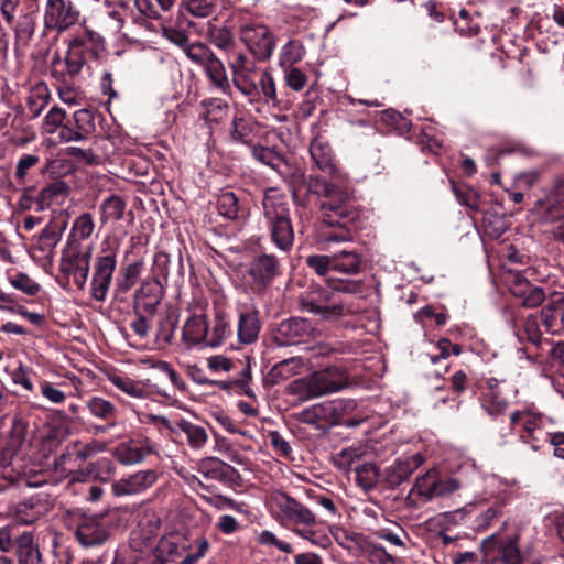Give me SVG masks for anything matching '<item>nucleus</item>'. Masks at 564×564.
Here are the masks:
<instances>
[{
	"label": "nucleus",
	"mask_w": 564,
	"mask_h": 564,
	"mask_svg": "<svg viewBox=\"0 0 564 564\" xmlns=\"http://www.w3.org/2000/svg\"><path fill=\"white\" fill-rule=\"evenodd\" d=\"M286 181L292 191L293 202L304 206L308 195L318 199L319 218L327 227H336L338 232L329 235L327 241H350L358 229L359 210L354 197L346 188L327 182L321 176L306 178L301 169L289 173Z\"/></svg>",
	"instance_id": "nucleus-1"
},
{
	"label": "nucleus",
	"mask_w": 564,
	"mask_h": 564,
	"mask_svg": "<svg viewBox=\"0 0 564 564\" xmlns=\"http://www.w3.org/2000/svg\"><path fill=\"white\" fill-rule=\"evenodd\" d=\"M101 48V37L91 31H86L82 36L69 42L64 59L53 62L51 75L65 85L70 84L89 59L98 57Z\"/></svg>",
	"instance_id": "nucleus-2"
},
{
	"label": "nucleus",
	"mask_w": 564,
	"mask_h": 564,
	"mask_svg": "<svg viewBox=\"0 0 564 564\" xmlns=\"http://www.w3.org/2000/svg\"><path fill=\"white\" fill-rule=\"evenodd\" d=\"M262 206L271 242L279 251L289 253L293 248L295 235L285 197L267 192Z\"/></svg>",
	"instance_id": "nucleus-3"
},
{
	"label": "nucleus",
	"mask_w": 564,
	"mask_h": 564,
	"mask_svg": "<svg viewBox=\"0 0 564 564\" xmlns=\"http://www.w3.org/2000/svg\"><path fill=\"white\" fill-rule=\"evenodd\" d=\"M209 547L204 535L191 539L183 532L172 531L160 538L154 550L164 564H197Z\"/></svg>",
	"instance_id": "nucleus-4"
},
{
	"label": "nucleus",
	"mask_w": 564,
	"mask_h": 564,
	"mask_svg": "<svg viewBox=\"0 0 564 564\" xmlns=\"http://www.w3.org/2000/svg\"><path fill=\"white\" fill-rule=\"evenodd\" d=\"M271 501L279 510L282 520L292 525V531L296 535L314 545L326 546L324 542H327L328 538L317 536L314 527L318 523V520L307 507L281 491L274 492Z\"/></svg>",
	"instance_id": "nucleus-5"
},
{
	"label": "nucleus",
	"mask_w": 564,
	"mask_h": 564,
	"mask_svg": "<svg viewBox=\"0 0 564 564\" xmlns=\"http://www.w3.org/2000/svg\"><path fill=\"white\" fill-rule=\"evenodd\" d=\"M236 88L249 100L257 101L263 97L267 104H279L276 88L271 74L267 70L259 72L257 67L232 75Z\"/></svg>",
	"instance_id": "nucleus-6"
},
{
	"label": "nucleus",
	"mask_w": 564,
	"mask_h": 564,
	"mask_svg": "<svg viewBox=\"0 0 564 564\" xmlns=\"http://www.w3.org/2000/svg\"><path fill=\"white\" fill-rule=\"evenodd\" d=\"M303 311L319 315L323 319H337L347 314L344 303L329 290L312 288L300 299Z\"/></svg>",
	"instance_id": "nucleus-7"
},
{
	"label": "nucleus",
	"mask_w": 564,
	"mask_h": 564,
	"mask_svg": "<svg viewBox=\"0 0 564 564\" xmlns=\"http://www.w3.org/2000/svg\"><path fill=\"white\" fill-rule=\"evenodd\" d=\"M319 336L314 323L304 317H290L281 321L272 332L278 346H294L307 344Z\"/></svg>",
	"instance_id": "nucleus-8"
},
{
	"label": "nucleus",
	"mask_w": 564,
	"mask_h": 564,
	"mask_svg": "<svg viewBox=\"0 0 564 564\" xmlns=\"http://www.w3.org/2000/svg\"><path fill=\"white\" fill-rule=\"evenodd\" d=\"M117 249H102L95 259L91 276V297L104 302L109 292L113 272L117 267Z\"/></svg>",
	"instance_id": "nucleus-9"
},
{
	"label": "nucleus",
	"mask_w": 564,
	"mask_h": 564,
	"mask_svg": "<svg viewBox=\"0 0 564 564\" xmlns=\"http://www.w3.org/2000/svg\"><path fill=\"white\" fill-rule=\"evenodd\" d=\"M250 288L254 293L262 294L281 274V261L273 253H261L253 258L248 268Z\"/></svg>",
	"instance_id": "nucleus-10"
},
{
	"label": "nucleus",
	"mask_w": 564,
	"mask_h": 564,
	"mask_svg": "<svg viewBox=\"0 0 564 564\" xmlns=\"http://www.w3.org/2000/svg\"><path fill=\"white\" fill-rule=\"evenodd\" d=\"M241 41L249 51L260 61L269 59L274 51L273 34L263 24L249 23L241 28Z\"/></svg>",
	"instance_id": "nucleus-11"
},
{
	"label": "nucleus",
	"mask_w": 564,
	"mask_h": 564,
	"mask_svg": "<svg viewBox=\"0 0 564 564\" xmlns=\"http://www.w3.org/2000/svg\"><path fill=\"white\" fill-rule=\"evenodd\" d=\"M78 15L72 1L47 0L44 10V25L47 29L64 31L77 22Z\"/></svg>",
	"instance_id": "nucleus-12"
},
{
	"label": "nucleus",
	"mask_w": 564,
	"mask_h": 564,
	"mask_svg": "<svg viewBox=\"0 0 564 564\" xmlns=\"http://www.w3.org/2000/svg\"><path fill=\"white\" fill-rule=\"evenodd\" d=\"M319 397L334 393L345 389L348 386L349 377L344 368L329 366L311 373Z\"/></svg>",
	"instance_id": "nucleus-13"
},
{
	"label": "nucleus",
	"mask_w": 564,
	"mask_h": 564,
	"mask_svg": "<svg viewBox=\"0 0 564 564\" xmlns=\"http://www.w3.org/2000/svg\"><path fill=\"white\" fill-rule=\"evenodd\" d=\"M102 520L99 516H84L78 520L75 535L80 545L91 547L102 544L108 539Z\"/></svg>",
	"instance_id": "nucleus-14"
},
{
	"label": "nucleus",
	"mask_w": 564,
	"mask_h": 564,
	"mask_svg": "<svg viewBox=\"0 0 564 564\" xmlns=\"http://www.w3.org/2000/svg\"><path fill=\"white\" fill-rule=\"evenodd\" d=\"M424 463L421 454H414L402 459H397L383 471V484L389 489H395L405 482L410 476Z\"/></svg>",
	"instance_id": "nucleus-15"
},
{
	"label": "nucleus",
	"mask_w": 564,
	"mask_h": 564,
	"mask_svg": "<svg viewBox=\"0 0 564 564\" xmlns=\"http://www.w3.org/2000/svg\"><path fill=\"white\" fill-rule=\"evenodd\" d=\"M158 480L154 469L139 470L127 478L115 481L111 486L115 496L138 495L152 487Z\"/></svg>",
	"instance_id": "nucleus-16"
},
{
	"label": "nucleus",
	"mask_w": 564,
	"mask_h": 564,
	"mask_svg": "<svg viewBox=\"0 0 564 564\" xmlns=\"http://www.w3.org/2000/svg\"><path fill=\"white\" fill-rule=\"evenodd\" d=\"M86 408L91 416L97 420L106 422L105 425L93 426V433L95 435L105 434L110 429L117 426V406L101 397H91L86 401Z\"/></svg>",
	"instance_id": "nucleus-17"
},
{
	"label": "nucleus",
	"mask_w": 564,
	"mask_h": 564,
	"mask_svg": "<svg viewBox=\"0 0 564 564\" xmlns=\"http://www.w3.org/2000/svg\"><path fill=\"white\" fill-rule=\"evenodd\" d=\"M261 330L259 311L254 306H245L239 311L237 337L242 345H251L258 340Z\"/></svg>",
	"instance_id": "nucleus-18"
},
{
	"label": "nucleus",
	"mask_w": 564,
	"mask_h": 564,
	"mask_svg": "<svg viewBox=\"0 0 564 564\" xmlns=\"http://www.w3.org/2000/svg\"><path fill=\"white\" fill-rule=\"evenodd\" d=\"M89 252H73L64 256L61 262V270L64 274L72 276L75 285L84 290L89 273Z\"/></svg>",
	"instance_id": "nucleus-19"
},
{
	"label": "nucleus",
	"mask_w": 564,
	"mask_h": 564,
	"mask_svg": "<svg viewBox=\"0 0 564 564\" xmlns=\"http://www.w3.org/2000/svg\"><path fill=\"white\" fill-rule=\"evenodd\" d=\"M164 294L162 282L150 279L142 282L134 294V310L142 308L153 315Z\"/></svg>",
	"instance_id": "nucleus-20"
},
{
	"label": "nucleus",
	"mask_w": 564,
	"mask_h": 564,
	"mask_svg": "<svg viewBox=\"0 0 564 564\" xmlns=\"http://www.w3.org/2000/svg\"><path fill=\"white\" fill-rule=\"evenodd\" d=\"M208 319L204 313L188 317L182 329V340L187 348L197 345L207 347Z\"/></svg>",
	"instance_id": "nucleus-21"
},
{
	"label": "nucleus",
	"mask_w": 564,
	"mask_h": 564,
	"mask_svg": "<svg viewBox=\"0 0 564 564\" xmlns=\"http://www.w3.org/2000/svg\"><path fill=\"white\" fill-rule=\"evenodd\" d=\"M18 564H45L34 534L25 531L14 539Z\"/></svg>",
	"instance_id": "nucleus-22"
},
{
	"label": "nucleus",
	"mask_w": 564,
	"mask_h": 564,
	"mask_svg": "<svg viewBox=\"0 0 564 564\" xmlns=\"http://www.w3.org/2000/svg\"><path fill=\"white\" fill-rule=\"evenodd\" d=\"M183 437L192 449H202L209 440L206 429L186 419L180 417L177 434L173 442L183 444Z\"/></svg>",
	"instance_id": "nucleus-23"
},
{
	"label": "nucleus",
	"mask_w": 564,
	"mask_h": 564,
	"mask_svg": "<svg viewBox=\"0 0 564 564\" xmlns=\"http://www.w3.org/2000/svg\"><path fill=\"white\" fill-rule=\"evenodd\" d=\"M302 367L303 359L301 357H291L284 359L275 364L263 377V384L267 388H272L282 381H285L297 375Z\"/></svg>",
	"instance_id": "nucleus-24"
},
{
	"label": "nucleus",
	"mask_w": 564,
	"mask_h": 564,
	"mask_svg": "<svg viewBox=\"0 0 564 564\" xmlns=\"http://www.w3.org/2000/svg\"><path fill=\"white\" fill-rule=\"evenodd\" d=\"M67 221L51 219L37 236L35 248L46 254H52L62 239Z\"/></svg>",
	"instance_id": "nucleus-25"
},
{
	"label": "nucleus",
	"mask_w": 564,
	"mask_h": 564,
	"mask_svg": "<svg viewBox=\"0 0 564 564\" xmlns=\"http://www.w3.org/2000/svg\"><path fill=\"white\" fill-rule=\"evenodd\" d=\"M310 154L314 165L333 175L336 171L333 150L327 141L321 137H316L310 144Z\"/></svg>",
	"instance_id": "nucleus-26"
},
{
	"label": "nucleus",
	"mask_w": 564,
	"mask_h": 564,
	"mask_svg": "<svg viewBox=\"0 0 564 564\" xmlns=\"http://www.w3.org/2000/svg\"><path fill=\"white\" fill-rule=\"evenodd\" d=\"M143 268L144 261L142 259L135 260L121 268L113 288V295L116 299H123V296L137 284Z\"/></svg>",
	"instance_id": "nucleus-27"
},
{
	"label": "nucleus",
	"mask_w": 564,
	"mask_h": 564,
	"mask_svg": "<svg viewBox=\"0 0 564 564\" xmlns=\"http://www.w3.org/2000/svg\"><path fill=\"white\" fill-rule=\"evenodd\" d=\"M232 335L229 315L224 310H216L212 325L208 324L207 347H219Z\"/></svg>",
	"instance_id": "nucleus-28"
},
{
	"label": "nucleus",
	"mask_w": 564,
	"mask_h": 564,
	"mask_svg": "<svg viewBox=\"0 0 564 564\" xmlns=\"http://www.w3.org/2000/svg\"><path fill=\"white\" fill-rule=\"evenodd\" d=\"M151 448L142 445L139 441L130 440L118 444L113 451V457L122 465H133L141 463Z\"/></svg>",
	"instance_id": "nucleus-29"
},
{
	"label": "nucleus",
	"mask_w": 564,
	"mask_h": 564,
	"mask_svg": "<svg viewBox=\"0 0 564 564\" xmlns=\"http://www.w3.org/2000/svg\"><path fill=\"white\" fill-rule=\"evenodd\" d=\"M134 6L141 14L134 19L135 23L148 28L147 19H159L161 11L171 9L173 0H134Z\"/></svg>",
	"instance_id": "nucleus-30"
},
{
	"label": "nucleus",
	"mask_w": 564,
	"mask_h": 564,
	"mask_svg": "<svg viewBox=\"0 0 564 564\" xmlns=\"http://www.w3.org/2000/svg\"><path fill=\"white\" fill-rule=\"evenodd\" d=\"M126 209V200L121 196L112 194L105 198L99 206V221L101 225L119 221L124 217Z\"/></svg>",
	"instance_id": "nucleus-31"
},
{
	"label": "nucleus",
	"mask_w": 564,
	"mask_h": 564,
	"mask_svg": "<svg viewBox=\"0 0 564 564\" xmlns=\"http://www.w3.org/2000/svg\"><path fill=\"white\" fill-rule=\"evenodd\" d=\"M69 185L64 181H54L44 186L37 196L39 209H44L52 204H61L69 194Z\"/></svg>",
	"instance_id": "nucleus-32"
},
{
	"label": "nucleus",
	"mask_w": 564,
	"mask_h": 564,
	"mask_svg": "<svg viewBox=\"0 0 564 564\" xmlns=\"http://www.w3.org/2000/svg\"><path fill=\"white\" fill-rule=\"evenodd\" d=\"M297 420L318 429L333 426L326 402L316 403L304 409L297 414Z\"/></svg>",
	"instance_id": "nucleus-33"
},
{
	"label": "nucleus",
	"mask_w": 564,
	"mask_h": 564,
	"mask_svg": "<svg viewBox=\"0 0 564 564\" xmlns=\"http://www.w3.org/2000/svg\"><path fill=\"white\" fill-rule=\"evenodd\" d=\"M200 118L208 124L220 123L227 117L229 106L220 98H209L200 102Z\"/></svg>",
	"instance_id": "nucleus-34"
},
{
	"label": "nucleus",
	"mask_w": 564,
	"mask_h": 564,
	"mask_svg": "<svg viewBox=\"0 0 564 564\" xmlns=\"http://www.w3.org/2000/svg\"><path fill=\"white\" fill-rule=\"evenodd\" d=\"M479 400L481 409L491 417L502 415L510 405L508 399L502 394V390L498 392L484 391Z\"/></svg>",
	"instance_id": "nucleus-35"
},
{
	"label": "nucleus",
	"mask_w": 564,
	"mask_h": 564,
	"mask_svg": "<svg viewBox=\"0 0 564 564\" xmlns=\"http://www.w3.org/2000/svg\"><path fill=\"white\" fill-rule=\"evenodd\" d=\"M206 76L208 79L220 89L223 93H227L230 90V83L227 76L226 68L223 62L214 55L204 66H203Z\"/></svg>",
	"instance_id": "nucleus-36"
},
{
	"label": "nucleus",
	"mask_w": 564,
	"mask_h": 564,
	"mask_svg": "<svg viewBox=\"0 0 564 564\" xmlns=\"http://www.w3.org/2000/svg\"><path fill=\"white\" fill-rule=\"evenodd\" d=\"M564 310V297L561 294H554L550 302L542 308L541 318L546 329L551 333H557L560 312Z\"/></svg>",
	"instance_id": "nucleus-37"
},
{
	"label": "nucleus",
	"mask_w": 564,
	"mask_h": 564,
	"mask_svg": "<svg viewBox=\"0 0 564 564\" xmlns=\"http://www.w3.org/2000/svg\"><path fill=\"white\" fill-rule=\"evenodd\" d=\"M36 12L37 11L35 10H30L29 12L19 15L13 26L17 43L28 45L30 40L33 37L36 28Z\"/></svg>",
	"instance_id": "nucleus-38"
},
{
	"label": "nucleus",
	"mask_w": 564,
	"mask_h": 564,
	"mask_svg": "<svg viewBox=\"0 0 564 564\" xmlns=\"http://www.w3.org/2000/svg\"><path fill=\"white\" fill-rule=\"evenodd\" d=\"M285 392L289 395L295 397L299 402H305L311 399L318 398L311 375L290 382L285 388Z\"/></svg>",
	"instance_id": "nucleus-39"
},
{
	"label": "nucleus",
	"mask_w": 564,
	"mask_h": 564,
	"mask_svg": "<svg viewBox=\"0 0 564 564\" xmlns=\"http://www.w3.org/2000/svg\"><path fill=\"white\" fill-rule=\"evenodd\" d=\"M541 414L531 412L528 415V419L522 423L521 430L519 431L520 440L530 445L533 451H538L540 448V438L538 437L536 432L541 430Z\"/></svg>",
	"instance_id": "nucleus-40"
},
{
	"label": "nucleus",
	"mask_w": 564,
	"mask_h": 564,
	"mask_svg": "<svg viewBox=\"0 0 564 564\" xmlns=\"http://www.w3.org/2000/svg\"><path fill=\"white\" fill-rule=\"evenodd\" d=\"M333 271L355 274L360 270V257L354 251H341L332 256Z\"/></svg>",
	"instance_id": "nucleus-41"
},
{
	"label": "nucleus",
	"mask_w": 564,
	"mask_h": 564,
	"mask_svg": "<svg viewBox=\"0 0 564 564\" xmlns=\"http://www.w3.org/2000/svg\"><path fill=\"white\" fill-rule=\"evenodd\" d=\"M253 158L262 164H265L280 174H284L282 167L286 165V161L274 149L257 145L252 149Z\"/></svg>",
	"instance_id": "nucleus-42"
},
{
	"label": "nucleus",
	"mask_w": 564,
	"mask_h": 564,
	"mask_svg": "<svg viewBox=\"0 0 564 564\" xmlns=\"http://www.w3.org/2000/svg\"><path fill=\"white\" fill-rule=\"evenodd\" d=\"M207 40L223 51H230L235 44L234 35L227 26H217L212 22L207 24Z\"/></svg>",
	"instance_id": "nucleus-43"
},
{
	"label": "nucleus",
	"mask_w": 564,
	"mask_h": 564,
	"mask_svg": "<svg viewBox=\"0 0 564 564\" xmlns=\"http://www.w3.org/2000/svg\"><path fill=\"white\" fill-rule=\"evenodd\" d=\"M109 381L126 394L143 399L147 397V389L140 381L133 380L122 375H110Z\"/></svg>",
	"instance_id": "nucleus-44"
},
{
	"label": "nucleus",
	"mask_w": 564,
	"mask_h": 564,
	"mask_svg": "<svg viewBox=\"0 0 564 564\" xmlns=\"http://www.w3.org/2000/svg\"><path fill=\"white\" fill-rule=\"evenodd\" d=\"M453 193L457 199V202L468 207L473 212H478L480 208V195L479 193L470 186L463 184H454L452 185Z\"/></svg>",
	"instance_id": "nucleus-45"
},
{
	"label": "nucleus",
	"mask_w": 564,
	"mask_h": 564,
	"mask_svg": "<svg viewBox=\"0 0 564 564\" xmlns=\"http://www.w3.org/2000/svg\"><path fill=\"white\" fill-rule=\"evenodd\" d=\"M436 476L434 470H429L421 477H417L409 497L415 494L427 500L435 497Z\"/></svg>",
	"instance_id": "nucleus-46"
},
{
	"label": "nucleus",
	"mask_w": 564,
	"mask_h": 564,
	"mask_svg": "<svg viewBox=\"0 0 564 564\" xmlns=\"http://www.w3.org/2000/svg\"><path fill=\"white\" fill-rule=\"evenodd\" d=\"M326 404L330 416V424H333V426L339 425L343 417L351 413L357 406L356 402L351 399H337L327 401Z\"/></svg>",
	"instance_id": "nucleus-47"
},
{
	"label": "nucleus",
	"mask_w": 564,
	"mask_h": 564,
	"mask_svg": "<svg viewBox=\"0 0 564 564\" xmlns=\"http://www.w3.org/2000/svg\"><path fill=\"white\" fill-rule=\"evenodd\" d=\"M219 214L228 219H237L240 214L239 199L232 192H223L217 199Z\"/></svg>",
	"instance_id": "nucleus-48"
},
{
	"label": "nucleus",
	"mask_w": 564,
	"mask_h": 564,
	"mask_svg": "<svg viewBox=\"0 0 564 564\" xmlns=\"http://www.w3.org/2000/svg\"><path fill=\"white\" fill-rule=\"evenodd\" d=\"M379 469L372 463H365L356 467V481L364 490L372 489L378 482Z\"/></svg>",
	"instance_id": "nucleus-49"
},
{
	"label": "nucleus",
	"mask_w": 564,
	"mask_h": 564,
	"mask_svg": "<svg viewBox=\"0 0 564 564\" xmlns=\"http://www.w3.org/2000/svg\"><path fill=\"white\" fill-rule=\"evenodd\" d=\"M95 229L94 217L90 213H82L72 225V236L79 240L88 239Z\"/></svg>",
	"instance_id": "nucleus-50"
},
{
	"label": "nucleus",
	"mask_w": 564,
	"mask_h": 564,
	"mask_svg": "<svg viewBox=\"0 0 564 564\" xmlns=\"http://www.w3.org/2000/svg\"><path fill=\"white\" fill-rule=\"evenodd\" d=\"M305 55L304 45L300 41H289L283 47L280 55V64L289 66L301 62Z\"/></svg>",
	"instance_id": "nucleus-51"
},
{
	"label": "nucleus",
	"mask_w": 564,
	"mask_h": 564,
	"mask_svg": "<svg viewBox=\"0 0 564 564\" xmlns=\"http://www.w3.org/2000/svg\"><path fill=\"white\" fill-rule=\"evenodd\" d=\"M41 159L35 153L22 154L15 165L14 178L19 184H24L30 175V171L34 169Z\"/></svg>",
	"instance_id": "nucleus-52"
},
{
	"label": "nucleus",
	"mask_w": 564,
	"mask_h": 564,
	"mask_svg": "<svg viewBox=\"0 0 564 564\" xmlns=\"http://www.w3.org/2000/svg\"><path fill=\"white\" fill-rule=\"evenodd\" d=\"M253 131L252 123L243 117H235L231 121L230 137L235 142L249 144Z\"/></svg>",
	"instance_id": "nucleus-53"
},
{
	"label": "nucleus",
	"mask_w": 564,
	"mask_h": 564,
	"mask_svg": "<svg viewBox=\"0 0 564 564\" xmlns=\"http://www.w3.org/2000/svg\"><path fill=\"white\" fill-rule=\"evenodd\" d=\"M184 53L194 64L202 67L215 55L203 42H191Z\"/></svg>",
	"instance_id": "nucleus-54"
},
{
	"label": "nucleus",
	"mask_w": 564,
	"mask_h": 564,
	"mask_svg": "<svg viewBox=\"0 0 564 564\" xmlns=\"http://www.w3.org/2000/svg\"><path fill=\"white\" fill-rule=\"evenodd\" d=\"M230 468L229 465L216 457L204 458L199 464V471L214 479L225 477Z\"/></svg>",
	"instance_id": "nucleus-55"
},
{
	"label": "nucleus",
	"mask_w": 564,
	"mask_h": 564,
	"mask_svg": "<svg viewBox=\"0 0 564 564\" xmlns=\"http://www.w3.org/2000/svg\"><path fill=\"white\" fill-rule=\"evenodd\" d=\"M93 479L108 481L115 474L116 466L110 458L101 457L96 462L89 463Z\"/></svg>",
	"instance_id": "nucleus-56"
},
{
	"label": "nucleus",
	"mask_w": 564,
	"mask_h": 564,
	"mask_svg": "<svg viewBox=\"0 0 564 564\" xmlns=\"http://www.w3.org/2000/svg\"><path fill=\"white\" fill-rule=\"evenodd\" d=\"M149 421L159 429L161 434L174 441L175 434H177L180 419L171 420L164 415L151 414L149 415Z\"/></svg>",
	"instance_id": "nucleus-57"
},
{
	"label": "nucleus",
	"mask_w": 564,
	"mask_h": 564,
	"mask_svg": "<svg viewBox=\"0 0 564 564\" xmlns=\"http://www.w3.org/2000/svg\"><path fill=\"white\" fill-rule=\"evenodd\" d=\"M10 284L26 295H35L40 291V284L33 281L26 273L19 272L9 279Z\"/></svg>",
	"instance_id": "nucleus-58"
},
{
	"label": "nucleus",
	"mask_w": 564,
	"mask_h": 564,
	"mask_svg": "<svg viewBox=\"0 0 564 564\" xmlns=\"http://www.w3.org/2000/svg\"><path fill=\"white\" fill-rule=\"evenodd\" d=\"M170 262L171 259L166 252L160 251L155 253L152 265V279L164 284L167 281Z\"/></svg>",
	"instance_id": "nucleus-59"
},
{
	"label": "nucleus",
	"mask_w": 564,
	"mask_h": 564,
	"mask_svg": "<svg viewBox=\"0 0 564 564\" xmlns=\"http://www.w3.org/2000/svg\"><path fill=\"white\" fill-rule=\"evenodd\" d=\"M48 102L47 88L37 87L35 91L28 98V108L33 117H39Z\"/></svg>",
	"instance_id": "nucleus-60"
},
{
	"label": "nucleus",
	"mask_w": 564,
	"mask_h": 564,
	"mask_svg": "<svg viewBox=\"0 0 564 564\" xmlns=\"http://www.w3.org/2000/svg\"><path fill=\"white\" fill-rule=\"evenodd\" d=\"M501 562L503 564H520L522 556L518 546V539L510 538L501 547Z\"/></svg>",
	"instance_id": "nucleus-61"
},
{
	"label": "nucleus",
	"mask_w": 564,
	"mask_h": 564,
	"mask_svg": "<svg viewBox=\"0 0 564 564\" xmlns=\"http://www.w3.org/2000/svg\"><path fill=\"white\" fill-rule=\"evenodd\" d=\"M74 126L83 134L88 137L95 130L94 115L88 109H79L74 112Z\"/></svg>",
	"instance_id": "nucleus-62"
},
{
	"label": "nucleus",
	"mask_w": 564,
	"mask_h": 564,
	"mask_svg": "<svg viewBox=\"0 0 564 564\" xmlns=\"http://www.w3.org/2000/svg\"><path fill=\"white\" fill-rule=\"evenodd\" d=\"M306 264L310 269L315 271L318 275H326L333 270V258L332 256L315 254L310 256L306 259Z\"/></svg>",
	"instance_id": "nucleus-63"
},
{
	"label": "nucleus",
	"mask_w": 564,
	"mask_h": 564,
	"mask_svg": "<svg viewBox=\"0 0 564 564\" xmlns=\"http://www.w3.org/2000/svg\"><path fill=\"white\" fill-rule=\"evenodd\" d=\"M66 152L69 156L77 160V162L95 166L100 164V156L95 154L91 149H82L78 147H68Z\"/></svg>",
	"instance_id": "nucleus-64"
}]
</instances>
